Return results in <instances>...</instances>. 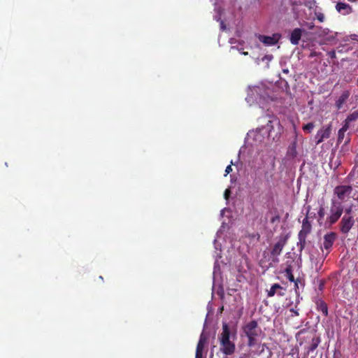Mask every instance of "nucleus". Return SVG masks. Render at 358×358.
<instances>
[{
  "instance_id": "nucleus-1",
  "label": "nucleus",
  "mask_w": 358,
  "mask_h": 358,
  "mask_svg": "<svg viewBox=\"0 0 358 358\" xmlns=\"http://www.w3.org/2000/svg\"><path fill=\"white\" fill-rule=\"evenodd\" d=\"M220 343V351L225 355L229 356L234 353L236 350L235 343L230 341V329L228 324L223 323L222 331L219 336Z\"/></svg>"
},
{
  "instance_id": "nucleus-2",
  "label": "nucleus",
  "mask_w": 358,
  "mask_h": 358,
  "mask_svg": "<svg viewBox=\"0 0 358 358\" xmlns=\"http://www.w3.org/2000/svg\"><path fill=\"white\" fill-rule=\"evenodd\" d=\"M243 331L248 338V345L253 347L257 344V338L260 335L262 330L258 326L256 320L248 322L243 327Z\"/></svg>"
},
{
  "instance_id": "nucleus-3",
  "label": "nucleus",
  "mask_w": 358,
  "mask_h": 358,
  "mask_svg": "<svg viewBox=\"0 0 358 358\" xmlns=\"http://www.w3.org/2000/svg\"><path fill=\"white\" fill-rule=\"evenodd\" d=\"M343 213V206L341 202L335 199L331 200V206L330 208V215L327 217V222L332 225L335 224L341 217Z\"/></svg>"
},
{
  "instance_id": "nucleus-4",
  "label": "nucleus",
  "mask_w": 358,
  "mask_h": 358,
  "mask_svg": "<svg viewBox=\"0 0 358 358\" xmlns=\"http://www.w3.org/2000/svg\"><path fill=\"white\" fill-rule=\"evenodd\" d=\"M286 243L287 238L285 237H280L278 241L273 246L271 250L270 259L273 263L279 262L278 257L280 255Z\"/></svg>"
},
{
  "instance_id": "nucleus-5",
  "label": "nucleus",
  "mask_w": 358,
  "mask_h": 358,
  "mask_svg": "<svg viewBox=\"0 0 358 358\" xmlns=\"http://www.w3.org/2000/svg\"><path fill=\"white\" fill-rule=\"evenodd\" d=\"M352 192V187L350 185H338L334 189V194L336 195L338 202H343L350 198Z\"/></svg>"
},
{
  "instance_id": "nucleus-6",
  "label": "nucleus",
  "mask_w": 358,
  "mask_h": 358,
  "mask_svg": "<svg viewBox=\"0 0 358 358\" xmlns=\"http://www.w3.org/2000/svg\"><path fill=\"white\" fill-rule=\"evenodd\" d=\"M315 34L320 38H322V43L327 44L332 43L336 39V36L329 29H323L322 27H316Z\"/></svg>"
},
{
  "instance_id": "nucleus-7",
  "label": "nucleus",
  "mask_w": 358,
  "mask_h": 358,
  "mask_svg": "<svg viewBox=\"0 0 358 358\" xmlns=\"http://www.w3.org/2000/svg\"><path fill=\"white\" fill-rule=\"evenodd\" d=\"M331 133V125L322 127L316 134L315 138L316 145L321 143L324 139L330 137Z\"/></svg>"
},
{
  "instance_id": "nucleus-8",
  "label": "nucleus",
  "mask_w": 358,
  "mask_h": 358,
  "mask_svg": "<svg viewBox=\"0 0 358 358\" xmlns=\"http://www.w3.org/2000/svg\"><path fill=\"white\" fill-rule=\"evenodd\" d=\"M355 224V220L352 215H344L340 222L341 231L347 234Z\"/></svg>"
},
{
  "instance_id": "nucleus-9",
  "label": "nucleus",
  "mask_w": 358,
  "mask_h": 358,
  "mask_svg": "<svg viewBox=\"0 0 358 358\" xmlns=\"http://www.w3.org/2000/svg\"><path fill=\"white\" fill-rule=\"evenodd\" d=\"M259 41L263 43L265 45L271 46L277 44L280 38V35L274 34L272 36L258 35L257 36Z\"/></svg>"
},
{
  "instance_id": "nucleus-10",
  "label": "nucleus",
  "mask_w": 358,
  "mask_h": 358,
  "mask_svg": "<svg viewBox=\"0 0 358 358\" xmlns=\"http://www.w3.org/2000/svg\"><path fill=\"white\" fill-rule=\"evenodd\" d=\"M208 341V336L202 332L196 345L195 358H203V352Z\"/></svg>"
},
{
  "instance_id": "nucleus-11",
  "label": "nucleus",
  "mask_w": 358,
  "mask_h": 358,
  "mask_svg": "<svg viewBox=\"0 0 358 358\" xmlns=\"http://www.w3.org/2000/svg\"><path fill=\"white\" fill-rule=\"evenodd\" d=\"M336 238V234L334 232H329L324 235L323 247L325 250H328L327 254L329 253V250L331 248Z\"/></svg>"
},
{
  "instance_id": "nucleus-12",
  "label": "nucleus",
  "mask_w": 358,
  "mask_h": 358,
  "mask_svg": "<svg viewBox=\"0 0 358 358\" xmlns=\"http://www.w3.org/2000/svg\"><path fill=\"white\" fill-rule=\"evenodd\" d=\"M304 31L300 28L294 29L289 36V41L294 45H297Z\"/></svg>"
},
{
  "instance_id": "nucleus-13",
  "label": "nucleus",
  "mask_w": 358,
  "mask_h": 358,
  "mask_svg": "<svg viewBox=\"0 0 358 358\" xmlns=\"http://www.w3.org/2000/svg\"><path fill=\"white\" fill-rule=\"evenodd\" d=\"M350 96V92L349 90H344L338 99L336 101L335 106L338 110L343 108L344 103L347 101Z\"/></svg>"
},
{
  "instance_id": "nucleus-14",
  "label": "nucleus",
  "mask_w": 358,
  "mask_h": 358,
  "mask_svg": "<svg viewBox=\"0 0 358 358\" xmlns=\"http://www.w3.org/2000/svg\"><path fill=\"white\" fill-rule=\"evenodd\" d=\"M336 9L339 13L343 15L352 13V7L349 4L343 2H338L336 6Z\"/></svg>"
},
{
  "instance_id": "nucleus-15",
  "label": "nucleus",
  "mask_w": 358,
  "mask_h": 358,
  "mask_svg": "<svg viewBox=\"0 0 358 358\" xmlns=\"http://www.w3.org/2000/svg\"><path fill=\"white\" fill-rule=\"evenodd\" d=\"M312 229V226L310 222L308 221V217L303 219L302 222V227L301 231L299 232L298 235H301L304 236H307L308 234L310 233Z\"/></svg>"
},
{
  "instance_id": "nucleus-16",
  "label": "nucleus",
  "mask_w": 358,
  "mask_h": 358,
  "mask_svg": "<svg viewBox=\"0 0 358 358\" xmlns=\"http://www.w3.org/2000/svg\"><path fill=\"white\" fill-rule=\"evenodd\" d=\"M316 308L325 317L328 315V306L327 303L322 299L317 298L315 300Z\"/></svg>"
},
{
  "instance_id": "nucleus-17",
  "label": "nucleus",
  "mask_w": 358,
  "mask_h": 358,
  "mask_svg": "<svg viewBox=\"0 0 358 358\" xmlns=\"http://www.w3.org/2000/svg\"><path fill=\"white\" fill-rule=\"evenodd\" d=\"M358 119V110L353 111L350 113L346 119L344 121L343 124L348 125L350 127V124L352 122L356 121Z\"/></svg>"
},
{
  "instance_id": "nucleus-18",
  "label": "nucleus",
  "mask_w": 358,
  "mask_h": 358,
  "mask_svg": "<svg viewBox=\"0 0 358 358\" xmlns=\"http://www.w3.org/2000/svg\"><path fill=\"white\" fill-rule=\"evenodd\" d=\"M348 129H349V126L348 125L343 124L342 128L338 130V140H337V143L338 144H340V143H341L343 142V141L345 138V132L348 131Z\"/></svg>"
},
{
  "instance_id": "nucleus-19",
  "label": "nucleus",
  "mask_w": 358,
  "mask_h": 358,
  "mask_svg": "<svg viewBox=\"0 0 358 358\" xmlns=\"http://www.w3.org/2000/svg\"><path fill=\"white\" fill-rule=\"evenodd\" d=\"M285 275L289 281H294V277L292 273V266L289 264L285 269Z\"/></svg>"
},
{
  "instance_id": "nucleus-20",
  "label": "nucleus",
  "mask_w": 358,
  "mask_h": 358,
  "mask_svg": "<svg viewBox=\"0 0 358 358\" xmlns=\"http://www.w3.org/2000/svg\"><path fill=\"white\" fill-rule=\"evenodd\" d=\"M320 343V337H314L313 338L311 341V344L310 347L308 348L309 352H313L319 345Z\"/></svg>"
},
{
  "instance_id": "nucleus-21",
  "label": "nucleus",
  "mask_w": 358,
  "mask_h": 358,
  "mask_svg": "<svg viewBox=\"0 0 358 358\" xmlns=\"http://www.w3.org/2000/svg\"><path fill=\"white\" fill-rule=\"evenodd\" d=\"M279 289H282V287L279 284H273L270 288V289L268 291V296H273L276 293V290Z\"/></svg>"
},
{
  "instance_id": "nucleus-22",
  "label": "nucleus",
  "mask_w": 358,
  "mask_h": 358,
  "mask_svg": "<svg viewBox=\"0 0 358 358\" xmlns=\"http://www.w3.org/2000/svg\"><path fill=\"white\" fill-rule=\"evenodd\" d=\"M306 237L307 236L298 235L299 243H297V245L299 247L301 251L305 248L306 243Z\"/></svg>"
},
{
  "instance_id": "nucleus-23",
  "label": "nucleus",
  "mask_w": 358,
  "mask_h": 358,
  "mask_svg": "<svg viewBox=\"0 0 358 358\" xmlns=\"http://www.w3.org/2000/svg\"><path fill=\"white\" fill-rule=\"evenodd\" d=\"M315 127V125L313 122H309L305 125L303 126V130L308 133H311L313 128Z\"/></svg>"
},
{
  "instance_id": "nucleus-24",
  "label": "nucleus",
  "mask_w": 358,
  "mask_h": 358,
  "mask_svg": "<svg viewBox=\"0 0 358 358\" xmlns=\"http://www.w3.org/2000/svg\"><path fill=\"white\" fill-rule=\"evenodd\" d=\"M294 282V289L296 292H297V289H299V284H302V280L300 278H294V281H292Z\"/></svg>"
},
{
  "instance_id": "nucleus-25",
  "label": "nucleus",
  "mask_w": 358,
  "mask_h": 358,
  "mask_svg": "<svg viewBox=\"0 0 358 358\" xmlns=\"http://www.w3.org/2000/svg\"><path fill=\"white\" fill-rule=\"evenodd\" d=\"M317 19L320 22H323L324 20V15L322 13H316Z\"/></svg>"
},
{
  "instance_id": "nucleus-26",
  "label": "nucleus",
  "mask_w": 358,
  "mask_h": 358,
  "mask_svg": "<svg viewBox=\"0 0 358 358\" xmlns=\"http://www.w3.org/2000/svg\"><path fill=\"white\" fill-rule=\"evenodd\" d=\"M231 164H233V162H231V164L228 165V166L226 167V169H225V174H224V176H226L227 174L230 173L232 171Z\"/></svg>"
},
{
  "instance_id": "nucleus-27",
  "label": "nucleus",
  "mask_w": 358,
  "mask_h": 358,
  "mask_svg": "<svg viewBox=\"0 0 358 358\" xmlns=\"http://www.w3.org/2000/svg\"><path fill=\"white\" fill-rule=\"evenodd\" d=\"M318 216L320 219L324 217V209L323 207H320V210H318Z\"/></svg>"
},
{
  "instance_id": "nucleus-28",
  "label": "nucleus",
  "mask_w": 358,
  "mask_h": 358,
  "mask_svg": "<svg viewBox=\"0 0 358 358\" xmlns=\"http://www.w3.org/2000/svg\"><path fill=\"white\" fill-rule=\"evenodd\" d=\"M230 194H231L230 189H227L224 191V199L227 200L229 199V197Z\"/></svg>"
},
{
  "instance_id": "nucleus-29",
  "label": "nucleus",
  "mask_w": 358,
  "mask_h": 358,
  "mask_svg": "<svg viewBox=\"0 0 358 358\" xmlns=\"http://www.w3.org/2000/svg\"><path fill=\"white\" fill-rule=\"evenodd\" d=\"M328 55H329L331 59H335V58L336 57L335 50H331V51L328 52Z\"/></svg>"
},
{
  "instance_id": "nucleus-30",
  "label": "nucleus",
  "mask_w": 358,
  "mask_h": 358,
  "mask_svg": "<svg viewBox=\"0 0 358 358\" xmlns=\"http://www.w3.org/2000/svg\"><path fill=\"white\" fill-rule=\"evenodd\" d=\"M324 280H320V283H319V285H318V289L320 291H322L323 289H324Z\"/></svg>"
},
{
  "instance_id": "nucleus-31",
  "label": "nucleus",
  "mask_w": 358,
  "mask_h": 358,
  "mask_svg": "<svg viewBox=\"0 0 358 358\" xmlns=\"http://www.w3.org/2000/svg\"><path fill=\"white\" fill-rule=\"evenodd\" d=\"M279 220H280V216L278 215H276L271 219V222L275 223L276 221H278Z\"/></svg>"
},
{
  "instance_id": "nucleus-32",
  "label": "nucleus",
  "mask_w": 358,
  "mask_h": 358,
  "mask_svg": "<svg viewBox=\"0 0 358 358\" xmlns=\"http://www.w3.org/2000/svg\"><path fill=\"white\" fill-rule=\"evenodd\" d=\"M352 212V208L350 207L348 208H346L345 210V215H351Z\"/></svg>"
},
{
  "instance_id": "nucleus-33",
  "label": "nucleus",
  "mask_w": 358,
  "mask_h": 358,
  "mask_svg": "<svg viewBox=\"0 0 358 358\" xmlns=\"http://www.w3.org/2000/svg\"><path fill=\"white\" fill-rule=\"evenodd\" d=\"M289 310H290V312H292L295 316L299 315V312L297 310H294V308H291Z\"/></svg>"
},
{
  "instance_id": "nucleus-34",
  "label": "nucleus",
  "mask_w": 358,
  "mask_h": 358,
  "mask_svg": "<svg viewBox=\"0 0 358 358\" xmlns=\"http://www.w3.org/2000/svg\"><path fill=\"white\" fill-rule=\"evenodd\" d=\"M308 28L309 29H313L315 28V25L313 23H309L308 24Z\"/></svg>"
},
{
  "instance_id": "nucleus-35",
  "label": "nucleus",
  "mask_w": 358,
  "mask_h": 358,
  "mask_svg": "<svg viewBox=\"0 0 358 358\" xmlns=\"http://www.w3.org/2000/svg\"><path fill=\"white\" fill-rule=\"evenodd\" d=\"M350 141V138L349 137H347L345 141H344V145H348Z\"/></svg>"
},
{
  "instance_id": "nucleus-36",
  "label": "nucleus",
  "mask_w": 358,
  "mask_h": 358,
  "mask_svg": "<svg viewBox=\"0 0 358 358\" xmlns=\"http://www.w3.org/2000/svg\"><path fill=\"white\" fill-rule=\"evenodd\" d=\"M272 123V121H268V124H267V127H272V125H270Z\"/></svg>"
},
{
  "instance_id": "nucleus-37",
  "label": "nucleus",
  "mask_w": 358,
  "mask_h": 358,
  "mask_svg": "<svg viewBox=\"0 0 358 358\" xmlns=\"http://www.w3.org/2000/svg\"><path fill=\"white\" fill-rule=\"evenodd\" d=\"M315 55H317V53H316V52H312V53H311V56H315Z\"/></svg>"
},
{
  "instance_id": "nucleus-38",
  "label": "nucleus",
  "mask_w": 358,
  "mask_h": 358,
  "mask_svg": "<svg viewBox=\"0 0 358 358\" xmlns=\"http://www.w3.org/2000/svg\"><path fill=\"white\" fill-rule=\"evenodd\" d=\"M280 296H282L283 295V293H279L278 294Z\"/></svg>"
},
{
  "instance_id": "nucleus-39",
  "label": "nucleus",
  "mask_w": 358,
  "mask_h": 358,
  "mask_svg": "<svg viewBox=\"0 0 358 358\" xmlns=\"http://www.w3.org/2000/svg\"><path fill=\"white\" fill-rule=\"evenodd\" d=\"M243 54H244L245 55H248V52H243Z\"/></svg>"
},
{
  "instance_id": "nucleus-40",
  "label": "nucleus",
  "mask_w": 358,
  "mask_h": 358,
  "mask_svg": "<svg viewBox=\"0 0 358 358\" xmlns=\"http://www.w3.org/2000/svg\"><path fill=\"white\" fill-rule=\"evenodd\" d=\"M224 358H227V357H224Z\"/></svg>"
}]
</instances>
